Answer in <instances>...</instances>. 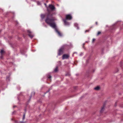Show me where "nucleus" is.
<instances>
[{"label": "nucleus", "instance_id": "25", "mask_svg": "<svg viewBox=\"0 0 123 123\" xmlns=\"http://www.w3.org/2000/svg\"><path fill=\"white\" fill-rule=\"evenodd\" d=\"M31 97H32V96H31V97H30V99L31 98Z\"/></svg>", "mask_w": 123, "mask_h": 123}, {"label": "nucleus", "instance_id": "30", "mask_svg": "<svg viewBox=\"0 0 123 123\" xmlns=\"http://www.w3.org/2000/svg\"><path fill=\"white\" fill-rule=\"evenodd\" d=\"M75 53V52H74V53Z\"/></svg>", "mask_w": 123, "mask_h": 123}, {"label": "nucleus", "instance_id": "15", "mask_svg": "<svg viewBox=\"0 0 123 123\" xmlns=\"http://www.w3.org/2000/svg\"><path fill=\"white\" fill-rule=\"evenodd\" d=\"M48 78L49 79H50L51 78V76L50 75H49L48 77Z\"/></svg>", "mask_w": 123, "mask_h": 123}, {"label": "nucleus", "instance_id": "27", "mask_svg": "<svg viewBox=\"0 0 123 123\" xmlns=\"http://www.w3.org/2000/svg\"><path fill=\"white\" fill-rule=\"evenodd\" d=\"M59 62L61 63V62L60 61H59Z\"/></svg>", "mask_w": 123, "mask_h": 123}, {"label": "nucleus", "instance_id": "22", "mask_svg": "<svg viewBox=\"0 0 123 123\" xmlns=\"http://www.w3.org/2000/svg\"><path fill=\"white\" fill-rule=\"evenodd\" d=\"M96 25H97V22H96Z\"/></svg>", "mask_w": 123, "mask_h": 123}, {"label": "nucleus", "instance_id": "17", "mask_svg": "<svg viewBox=\"0 0 123 123\" xmlns=\"http://www.w3.org/2000/svg\"><path fill=\"white\" fill-rule=\"evenodd\" d=\"M25 114H24L23 115V119H24L25 118Z\"/></svg>", "mask_w": 123, "mask_h": 123}, {"label": "nucleus", "instance_id": "24", "mask_svg": "<svg viewBox=\"0 0 123 123\" xmlns=\"http://www.w3.org/2000/svg\"><path fill=\"white\" fill-rule=\"evenodd\" d=\"M47 10H48V11H49V10L48 9V8H47Z\"/></svg>", "mask_w": 123, "mask_h": 123}, {"label": "nucleus", "instance_id": "14", "mask_svg": "<svg viewBox=\"0 0 123 123\" xmlns=\"http://www.w3.org/2000/svg\"><path fill=\"white\" fill-rule=\"evenodd\" d=\"M101 32H100V31H98V33H97V35H98L99 34H100L101 33Z\"/></svg>", "mask_w": 123, "mask_h": 123}, {"label": "nucleus", "instance_id": "7", "mask_svg": "<svg viewBox=\"0 0 123 123\" xmlns=\"http://www.w3.org/2000/svg\"><path fill=\"white\" fill-rule=\"evenodd\" d=\"M63 20L64 22L65 25H70L69 23L67 22L65 19H63Z\"/></svg>", "mask_w": 123, "mask_h": 123}, {"label": "nucleus", "instance_id": "11", "mask_svg": "<svg viewBox=\"0 0 123 123\" xmlns=\"http://www.w3.org/2000/svg\"><path fill=\"white\" fill-rule=\"evenodd\" d=\"M58 67H56L54 70V72H56L58 71Z\"/></svg>", "mask_w": 123, "mask_h": 123}, {"label": "nucleus", "instance_id": "16", "mask_svg": "<svg viewBox=\"0 0 123 123\" xmlns=\"http://www.w3.org/2000/svg\"><path fill=\"white\" fill-rule=\"evenodd\" d=\"M37 3L38 5H39L40 4V2H37Z\"/></svg>", "mask_w": 123, "mask_h": 123}, {"label": "nucleus", "instance_id": "26", "mask_svg": "<svg viewBox=\"0 0 123 123\" xmlns=\"http://www.w3.org/2000/svg\"><path fill=\"white\" fill-rule=\"evenodd\" d=\"M83 45H84L85 44V43H83Z\"/></svg>", "mask_w": 123, "mask_h": 123}, {"label": "nucleus", "instance_id": "18", "mask_svg": "<svg viewBox=\"0 0 123 123\" xmlns=\"http://www.w3.org/2000/svg\"><path fill=\"white\" fill-rule=\"evenodd\" d=\"M95 39L94 38L92 40V42H93L95 40Z\"/></svg>", "mask_w": 123, "mask_h": 123}, {"label": "nucleus", "instance_id": "10", "mask_svg": "<svg viewBox=\"0 0 123 123\" xmlns=\"http://www.w3.org/2000/svg\"><path fill=\"white\" fill-rule=\"evenodd\" d=\"M104 107H105V106L103 105V106L102 108L101 109V110L100 111L101 112H102L104 110Z\"/></svg>", "mask_w": 123, "mask_h": 123}, {"label": "nucleus", "instance_id": "3", "mask_svg": "<svg viewBox=\"0 0 123 123\" xmlns=\"http://www.w3.org/2000/svg\"><path fill=\"white\" fill-rule=\"evenodd\" d=\"M27 32L29 33L28 34V36L30 37L31 38H32L34 36V35L32 34L31 32L29 30H28Z\"/></svg>", "mask_w": 123, "mask_h": 123}, {"label": "nucleus", "instance_id": "20", "mask_svg": "<svg viewBox=\"0 0 123 123\" xmlns=\"http://www.w3.org/2000/svg\"><path fill=\"white\" fill-rule=\"evenodd\" d=\"M89 31V30H86L85 31V32H87V31Z\"/></svg>", "mask_w": 123, "mask_h": 123}, {"label": "nucleus", "instance_id": "12", "mask_svg": "<svg viewBox=\"0 0 123 123\" xmlns=\"http://www.w3.org/2000/svg\"><path fill=\"white\" fill-rule=\"evenodd\" d=\"M41 17L42 19H43L45 17V15L44 14H42L41 15Z\"/></svg>", "mask_w": 123, "mask_h": 123}, {"label": "nucleus", "instance_id": "19", "mask_svg": "<svg viewBox=\"0 0 123 123\" xmlns=\"http://www.w3.org/2000/svg\"><path fill=\"white\" fill-rule=\"evenodd\" d=\"M83 54V53H81L80 54V56H81V55H82Z\"/></svg>", "mask_w": 123, "mask_h": 123}, {"label": "nucleus", "instance_id": "9", "mask_svg": "<svg viewBox=\"0 0 123 123\" xmlns=\"http://www.w3.org/2000/svg\"><path fill=\"white\" fill-rule=\"evenodd\" d=\"M99 86H97L94 88V89L96 90H98L99 89Z\"/></svg>", "mask_w": 123, "mask_h": 123}, {"label": "nucleus", "instance_id": "8", "mask_svg": "<svg viewBox=\"0 0 123 123\" xmlns=\"http://www.w3.org/2000/svg\"><path fill=\"white\" fill-rule=\"evenodd\" d=\"M78 24L77 23H75L74 24V25L75 27H77V29H79V27L78 26Z\"/></svg>", "mask_w": 123, "mask_h": 123}, {"label": "nucleus", "instance_id": "29", "mask_svg": "<svg viewBox=\"0 0 123 123\" xmlns=\"http://www.w3.org/2000/svg\"><path fill=\"white\" fill-rule=\"evenodd\" d=\"M15 107V106H14V107Z\"/></svg>", "mask_w": 123, "mask_h": 123}, {"label": "nucleus", "instance_id": "2", "mask_svg": "<svg viewBox=\"0 0 123 123\" xmlns=\"http://www.w3.org/2000/svg\"><path fill=\"white\" fill-rule=\"evenodd\" d=\"M68 46L66 44L63 45L59 50V52L58 53V55H59L62 54L63 53V50L64 48Z\"/></svg>", "mask_w": 123, "mask_h": 123}, {"label": "nucleus", "instance_id": "1", "mask_svg": "<svg viewBox=\"0 0 123 123\" xmlns=\"http://www.w3.org/2000/svg\"><path fill=\"white\" fill-rule=\"evenodd\" d=\"M49 15L45 20V22L48 24L51 27L54 28L56 32L57 33L59 36L60 37L62 36V34L59 31L57 28L55 23L54 22V20L52 19L49 18H48Z\"/></svg>", "mask_w": 123, "mask_h": 123}, {"label": "nucleus", "instance_id": "4", "mask_svg": "<svg viewBox=\"0 0 123 123\" xmlns=\"http://www.w3.org/2000/svg\"><path fill=\"white\" fill-rule=\"evenodd\" d=\"M49 7L51 11H53L55 9V6L52 5H49Z\"/></svg>", "mask_w": 123, "mask_h": 123}, {"label": "nucleus", "instance_id": "6", "mask_svg": "<svg viewBox=\"0 0 123 123\" xmlns=\"http://www.w3.org/2000/svg\"><path fill=\"white\" fill-rule=\"evenodd\" d=\"M69 56L68 55L64 54L63 55L62 57V59H68L69 57Z\"/></svg>", "mask_w": 123, "mask_h": 123}, {"label": "nucleus", "instance_id": "5", "mask_svg": "<svg viewBox=\"0 0 123 123\" xmlns=\"http://www.w3.org/2000/svg\"><path fill=\"white\" fill-rule=\"evenodd\" d=\"M72 17L70 14H68L66 15V18L67 19L70 20L72 18Z\"/></svg>", "mask_w": 123, "mask_h": 123}, {"label": "nucleus", "instance_id": "28", "mask_svg": "<svg viewBox=\"0 0 123 123\" xmlns=\"http://www.w3.org/2000/svg\"><path fill=\"white\" fill-rule=\"evenodd\" d=\"M49 90L47 92H49Z\"/></svg>", "mask_w": 123, "mask_h": 123}, {"label": "nucleus", "instance_id": "13", "mask_svg": "<svg viewBox=\"0 0 123 123\" xmlns=\"http://www.w3.org/2000/svg\"><path fill=\"white\" fill-rule=\"evenodd\" d=\"M0 53L1 55H2L4 53V51L2 49L1 50Z\"/></svg>", "mask_w": 123, "mask_h": 123}, {"label": "nucleus", "instance_id": "23", "mask_svg": "<svg viewBox=\"0 0 123 123\" xmlns=\"http://www.w3.org/2000/svg\"><path fill=\"white\" fill-rule=\"evenodd\" d=\"M7 80L8 79L9 80V78H7Z\"/></svg>", "mask_w": 123, "mask_h": 123}, {"label": "nucleus", "instance_id": "21", "mask_svg": "<svg viewBox=\"0 0 123 123\" xmlns=\"http://www.w3.org/2000/svg\"><path fill=\"white\" fill-rule=\"evenodd\" d=\"M44 4L45 6L46 7V4H45V3H44Z\"/></svg>", "mask_w": 123, "mask_h": 123}]
</instances>
